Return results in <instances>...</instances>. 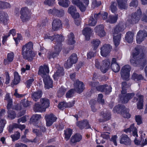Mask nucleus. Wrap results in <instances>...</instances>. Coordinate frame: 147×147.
<instances>
[{"mask_svg":"<svg viewBox=\"0 0 147 147\" xmlns=\"http://www.w3.org/2000/svg\"><path fill=\"white\" fill-rule=\"evenodd\" d=\"M65 135L64 138L66 140H68L69 139L71 136L72 134V131L71 129H67L64 131Z\"/></svg>","mask_w":147,"mask_h":147,"instance_id":"ea45409f","label":"nucleus"},{"mask_svg":"<svg viewBox=\"0 0 147 147\" xmlns=\"http://www.w3.org/2000/svg\"><path fill=\"white\" fill-rule=\"evenodd\" d=\"M43 81L45 83V87L46 89H49L53 86V82L49 76L43 77Z\"/></svg>","mask_w":147,"mask_h":147,"instance_id":"5701e85b","label":"nucleus"},{"mask_svg":"<svg viewBox=\"0 0 147 147\" xmlns=\"http://www.w3.org/2000/svg\"><path fill=\"white\" fill-rule=\"evenodd\" d=\"M7 14L4 12H0V22L4 24H6L8 20Z\"/></svg>","mask_w":147,"mask_h":147,"instance_id":"bb28decb","label":"nucleus"},{"mask_svg":"<svg viewBox=\"0 0 147 147\" xmlns=\"http://www.w3.org/2000/svg\"><path fill=\"white\" fill-rule=\"evenodd\" d=\"M111 49V47L110 45L106 44L104 45L101 48V55L103 57H106L110 53Z\"/></svg>","mask_w":147,"mask_h":147,"instance_id":"dca6fc26","label":"nucleus"},{"mask_svg":"<svg viewBox=\"0 0 147 147\" xmlns=\"http://www.w3.org/2000/svg\"><path fill=\"white\" fill-rule=\"evenodd\" d=\"M13 39L16 42V44H17L20 40L22 39L21 35L20 34H18L17 37L16 38L14 37Z\"/></svg>","mask_w":147,"mask_h":147,"instance_id":"0e129e2a","label":"nucleus"},{"mask_svg":"<svg viewBox=\"0 0 147 147\" xmlns=\"http://www.w3.org/2000/svg\"><path fill=\"white\" fill-rule=\"evenodd\" d=\"M132 79L135 81H137L143 79L142 76L136 73H134L132 76Z\"/></svg>","mask_w":147,"mask_h":147,"instance_id":"de8ad7c7","label":"nucleus"},{"mask_svg":"<svg viewBox=\"0 0 147 147\" xmlns=\"http://www.w3.org/2000/svg\"><path fill=\"white\" fill-rule=\"evenodd\" d=\"M20 13V18L23 22H27L30 18L31 13L27 8H23L21 9Z\"/></svg>","mask_w":147,"mask_h":147,"instance_id":"1a4fd4ad","label":"nucleus"},{"mask_svg":"<svg viewBox=\"0 0 147 147\" xmlns=\"http://www.w3.org/2000/svg\"><path fill=\"white\" fill-rule=\"evenodd\" d=\"M72 3L78 7L82 11H84L88 5L89 0H72Z\"/></svg>","mask_w":147,"mask_h":147,"instance_id":"6e6552de","label":"nucleus"},{"mask_svg":"<svg viewBox=\"0 0 147 147\" xmlns=\"http://www.w3.org/2000/svg\"><path fill=\"white\" fill-rule=\"evenodd\" d=\"M96 21L92 17H91L88 22V24L90 26H95L96 23Z\"/></svg>","mask_w":147,"mask_h":147,"instance_id":"5fc2aeb1","label":"nucleus"},{"mask_svg":"<svg viewBox=\"0 0 147 147\" xmlns=\"http://www.w3.org/2000/svg\"><path fill=\"white\" fill-rule=\"evenodd\" d=\"M124 131L126 133L132 131L134 136H135L136 137H138L137 129L136 127H134V124H131L129 128L125 129L124 130Z\"/></svg>","mask_w":147,"mask_h":147,"instance_id":"cd10ccee","label":"nucleus"},{"mask_svg":"<svg viewBox=\"0 0 147 147\" xmlns=\"http://www.w3.org/2000/svg\"><path fill=\"white\" fill-rule=\"evenodd\" d=\"M124 29V26L121 24L116 26L113 31V42L116 47L119 44L121 38V32L123 31Z\"/></svg>","mask_w":147,"mask_h":147,"instance_id":"20e7f679","label":"nucleus"},{"mask_svg":"<svg viewBox=\"0 0 147 147\" xmlns=\"http://www.w3.org/2000/svg\"><path fill=\"white\" fill-rule=\"evenodd\" d=\"M8 117L9 119H14L16 116V115L14 112L11 110H9L7 111Z\"/></svg>","mask_w":147,"mask_h":147,"instance_id":"09e8293b","label":"nucleus"},{"mask_svg":"<svg viewBox=\"0 0 147 147\" xmlns=\"http://www.w3.org/2000/svg\"><path fill=\"white\" fill-rule=\"evenodd\" d=\"M116 4L115 2L112 3L110 7V9L113 13H115L117 10Z\"/></svg>","mask_w":147,"mask_h":147,"instance_id":"6e6d98bb","label":"nucleus"},{"mask_svg":"<svg viewBox=\"0 0 147 147\" xmlns=\"http://www.w3.org/2000/svg\"><path fill=\"white\" fill-rule=\"evenodd\" d=\"M104 92L106 94H108L111 91L112 88L111 86L105 85Z\"/></svg>","mask_w":147,"mask_h":147,"instance_id":"680f3d73","label":"nucleus"},{"mask_svg":"<svg viewBox=\"0 0 147 147\" xmlns=\"http://www.w3.org/2000/svg\"><path fill=\"white\" fill-rule=\"evenodd\" d=\"M134 102L138 101L137 103L138 108L141 109L143 107V96L140 94H137L133 100Z\"/></svg>","mask_w":147,"mask_h":147,"instance_id":"2eb2a0df","label":"nucleus"},{"mask_svg":"<svg viewBox=\"0 0 147 147\" xmlns=\"http://www.w3.org/2000/svg\"><path fill=\"white\" fill-rule=\"evenodd\" d=\"M40 104L38 102L36 103L33 110L36 112H45L46 109L49 106V100L47 98H42L40 100Z\"/></svg>","mask_w":147,"mask_h":147,"instance_id":"7ed1b4c3","label":"nucleus"},{"mask_svg":"<svg viewBox=\"0 0 147 147\" xmlns=\"http://www.w3.org/2000/svg\"><path fill=\"white\" fill-rule=\"evenodd\" d=\"M141 10H138L137 12L132 15L131 19L129 20L127 23L133 24L138 23L141 18Z\"/></svg>","mask_w":147,"mask_h":147,"instance_id":"9b49d317","label":"nucleus"},{"mask_svg":"<svg viewBox=\"0 0 147 147\" xmlns=\"http://www.w3.org/2000/svg\"><path fill=\"white\" fill-rule=\"evenodd\" d=\"M77 125L81 129H82L84 127L86 129L90 127L88 121L86 120L78 122L77 123Z\"/></svg>","mask_w":147,"mask_h":147,"instance_id":"c85d7f7f","label":"nucleus"},{"mask_svg":"<svg viewBox=\"0 0 147 147\" xmlns=\"http://www.w3.org/2000/svg\"><path fill=\"white\" fill-rule=\"evenodd\" d=\"M41 96V92L40 91L35 92L32 95V98L35 101H36Z\"/></svg>","mask_w":147,"mask_h":147,"instance_id":"4c0bfd02","label":"nucleus"},{"mask_svg":"<svg viewBox=\"0 0 147 147\" xmlns=\"http://www.w3.org/2000/svg\"><path fill=\"white\" fill-rule=\"evenodd\" d=\"M139 47H136L133 53L132 57L130 60L131 63L134 66H136L139 63L142 64V62L144 60L143 59L145 55L142 54L139 55Z\"/></svg>","mask_w":147,"mask_h":147,"instance_id":"39448f33","label":"nucleus"},{"mask_svg":"<svg viewBox=\"0 0 147 147\" xmlns=\"http://www.w3.org/2000/svg\"><path fill=\"white\" fill-rule=\"evenodd\" d=\"M54 11H55V14L58 15L59 16H61L64 14V11L62 10H59L56 9H54Z\"/></svg>","mask_w":147,"mask_h":147,"instance_id":"13d9d810","label":"nucleus"},{"mask_svg":"<svg viewBox=\"0 0 147 147\" xmlns=\"http://www.w3.org/2000/svg\"><path fill=\"white\" fill-rule=\"evenodd\" d=\"M68 39L67 40V43L68 44L72 45L75 43V41L74 40V34L71 33L68 35Z\"/></svg>","mask_w":147,"mask_h":147,"instance_id":"e433bc0d","label":"nucleus"},{"mask_svg":"<svg viewBox=\"0 0 147 147\" xmlns=\"http://www.w3.org/2000/svg\"><path fill=\"white\" fill-rule=\"evenodd\" d=\"M64 74L63 68L62 67H59L53 75L54 79L57 80L59 77L63 75Z\"/></svg>","mask_w":147,"mask_h":147,"instance_id":"473e14b6","label":"nucleus"},{"mask_svg":"<svg viewBox=\"0 0 147 147\" xmlns=\"http://www.w3.org/2000/svg\"><path fill=\"white\" fill-rule=\"evenodd\" d=\"M14 54L13 52L9 53L7 54V59L4 60V63L5 65L8 64L12 62L14 57Z\"/></svg>","mask_w":147,"mask_h":147,"instance_id":"7c9ffc66","label":"nucleus"},{"mask_svg":"<svg viewBox=\"0 0 147 147\" xmlns=\"http://www.w3.org/2000/svg\"><path fill=\"white\" fill-rule=\"evenodd\" d=\"M103 96L102 94H99L97 98V100L99 102L103 104L104 103V100L102 99Z\"/></svg>","mask_w":147,"mask_h":147,"instance_id":"052dcab7","label":"nucleus"},{"mask_svg":"<svg viewBox=\"0 0 147 147\" xmlns=\"http://www.w3.org/2000/svg\"><path fill=\"white\" fill-rule=\"evenodd\" d=\"M11 136L12 140L13 141H15L19 138L20 136V134L19 132H16L15 134L12 135Z\"/></svg>","mask_w":147,"mask_h":147,"instance_id":"603ef678","label":"nucleus"},{"mask_svg":"<svg viewBox=\"0 0 147 147\" xmlns=\"http://www.w3.org/2000/svg\"><path fill=\"white\" fill-rule=\"evenodd\" d=\"M95 54V52H94L92 51H90L87 54V58L88 59H90L92 57H94Z\"/></svg>","mask_w":147,"mask_h":147,"instance_id":"338daca9","label":"nucleus"},{"mask_svg":"<svg viewBox=\"0 0 147 147\" xmlns=\"http://www.w3.org/2000/svg\"><path fill=\"white\" fill-rule=\"evenodd\" d=\"M118 15H116L114 16H109L107 18L106 21L107 22H108L111 23H114L117 21L118 18Z\"/></svg>","mask_w":147,"mask_h":147,"instance_id":"79ce46f5","label":"nucleus"},{"mask_svg":"<svg viewBox=\"0 0 147 147\" xmlns=\"http://www.w3.org/2000/svg\"><path fill=\"white\" fill-rule=\"evenodd\" d=\"M111 61L109 59H106L102 62V65H101L99 60L96 59L95 60V66L98 68H100L101 71L104 73H105L110 68V65Z\"/></svg>","mask_w":147,"mask_h":147,"instance_id":"0eeeda50","label":"nucleus"},{"mask_svg":"<svg viewBox=\"0 0 147 147\" xmlns=\"http://www.w3.org/2000/svg\"><path fill=\"white\" fill-rule=\"evenodd\" d=\"M101 114L102 117L106 120H109L111 118L110 113L109 111L106 112L105 113H102Z\"/></svg>","mask_w":147,"mask_h":147,"instance_id":"3c124183","label":"nucleus"},{"mask_svg":"<svg viewBox=\"0 0 147 147\" xmlns=\"http://www.w3.org/2000/svg\"><path fill=\"white\" fill-rule=\"evenodd\" d=\"M108 16V13L106 12H104L101 14L100 13L98 14H95L94 15V17L96 19H98L100 16H101L103 20L107 19V17Z\"/></svg>","mask_w":147,"mask_h":147,"instance_id":"37998d69","label":"nucleus"},{"mask_svg":"<svg viewBox=\"0 0 147 147\" xmlns=\"http://www.w3.org/2000/svg\"><path fill=\"white\" fill-rule=\"evenodd\" d=\"M120 142L121 144L128 145L130 143V141L129 138L127 135H123L121 137Z\"/></svg>","mask_w":147,"mask_h":147,"instance_id":"f704fd0d","label":"nucleus"},{"mask_svg":"<svg viewBox=\"0 0 147 147\" xmlns=\"http://www.w3.org/2000/svg\"><path fill=\"white\" fill-rule=\"evenodd\" d=\"M121 114L125 118H130V114L129 113V110L125 108L121 112Z\"/></svg>","mask_w":147,"mask_h":147,"instance_id":"49530a36","label":"nucleus"},{"mask_svg":"<svg viewBox=\"0 0 147 147\" xmlns=\"http://www.w3.org/2000/svg\"><path fill=\"white\" fill-rule=\"evenodd\" d=\"M94 31L96 34L100 38L104 37L106 35V32L102 25L97 26L94 28Z\"/></svg>","mask_w":147,"mask_h":147,"instance_id":"ddd939ff","label":"nucleus"},{"mask_svg":"<svg viewBox=\"0 0 147 147\" xmlns=\"http://www.w3.org/2000/svg\"><path fill=\"white\" fill-rule=\"evenodd\" d=\"M110 133L109 132H102L101 134V136L103 138L108 139H109L110 136Z\"/></svg>","mask_w":147,"mask_h":147,"instance_id":"4d7b16f0","label":"nucleus"},{"mask_svg":"<svg viewBox=\"0 0 147 147\" xmlns=\"http://www.w3.org/2000/svg\"><path fill=\"white\" fill-rule=\"evenodd\" d=\"M13 127L20 128L21 130L25 128V126L24 125H21L17 124L15 123L13 125Z\"/></svg>","mask_w":147,"mask_h":147,"instance_id":"bf43d9fd","label":"nucleus"},{"mask_svg":"<svg viewBox=\"0 0 147 147\" xmlns=\"http://www.w3.org/2000/svg\"><path fill=\"white\" fill-rule=\"evenodd\" d=\"M33 45L31 42H29L22 47V54L23 57L28 61L32 60L35 54L33 51Z\"/></svg>","mask_w":147,"mask_h":147,"instance_id":"f257e3e1","label":"nucleus"},{"mask_svg":"<svg viewBox=\"0 0 147 147\" xmlns=\"http://www.w3.org/2000/svg\"><path fill=\"white\" fill-rule=\"evenodd\" d=\"M31 103V102L28 101L26 99L23 100H21L20 105H18L16 108V109L17 110H20L22 108V107L20 106L21 105H22L24 107H27L29 106Z\"/></svg>","mask_w":147,"mask_h":147,"instance_id":"393cba45","label":"nucleus"},{"mask_svg":"<svg viewBox=\"0 0 147 147\" xmlns=\"http://www.w3.org/2000/svg\"><path fill=\"white\" fill-rule=\"evenodd\" d=\"M69 0H67V1L66 0H63L61 1H59L58 3L60 6L63 7H67L69 6Z\"/></svg>","mask_w":147,"mask_h":147,"instance_id":"8fccbe9b","label":"nucleus"},{"mask_svg":"<svg viewBox=\"0 0 147 147\" xmlns=\"http://www.w3.org/2000/svg\"><path fill=\"white\" fill-rule=\"evenodd\" d=\"M11 7V5L9 3L7 2L0 1V9H9Z\"/></svg>","mask_w":147,"mask_h":147,"instance_id":"58836bf2","label":"nucleus"},{"mask_svg":"<svg viewBox=\"0 0 147 147\" xmlns=\"http://www.w3.org/2000/svg\"><path fill=\"white\" fill-rule=\"evenodd\" d=\"M129 87L125 82L122 83V90L121 91V96H120V101L123 103H127L128 101L134 96V93L125 94L126 91L125 88Z\"/></svg>","mask_w":147,"mask_h":147,"instance_id":"423d86ee","label":"nucleus"},{"mask_svg":"<svg viewBox=\"0 0 147 147\" xmlns=\"http://www.w3.org/2000/svg\"><path fill=\"white\" fill-rule=\"evenodd\" d=\"M74 90L78 93L82 92L84 89V86L83 82L76 80L74 83Z\"/></svg>","mask_w":147,"mask_h":147,"instance_id":"a211bd4d","label":"nucleus"},{"mask_svg":"<svg viewBox=\"0 0 147 147\" xmlns=\"http://www.w3.org/2000/svg\"><path fill=\"white\" fill-rule=\"evenodd\" d=\"M49 72V68L47 65H42L40 66L39 68L38 74L42 77H45L46 76H48L47 74H48Z\"/></svg>","mask_w":147,"mask_h":147,"instance_id":"f3484780","label":"nucleus"},{"mask_svg":"<svg viewBox=\"0 0 147 147\" xmlns=\"http://www.w3.org/2000/svg\"><path fill=\"white\" fill-rule=\"evenodd\" d=\"M20 80V78L18 73L17 72H15L14 73V79L11 84V85L13 87V86L18 84L19 83Z\"/></svg>","mask_w":147,"mask_h":147,"instance_id":"c9c22d12","label":"nucleus"},{"mask_svg":"<svg viewBox=\"0 0 147 147\" xmlns=\"http://www.w3.org/2000/svg\"><path fill=\"white\" fill-rule=\"evenodd\" d=\"M44 38L50 39L51 41L55 40L56 41L58 42L55 45L54 50L55 51V52L59 53L62 49V46L61 42L64 39L63 36L58 34L55 35L54 36H52L49 33L45 34Z\"/></svg>","mask_w":147,"mask_h":147,"instance_id":"f03ea898","label":"nucleus"},{"mask_svg":"<svg viewBox=\"0 0 147 147\" xmlns=\"http://www.w3.org/2000/svg\"><path fill=\"white\" fill-rule=\"evenodd\" d=\"M131 67L128 65L123 67L121 70V76L122 78L125 80L128 79L129 76V72Z\"/></svg>","mask_w":147,"mask_h":147,"instance_id":"9d476101","label":"nucleus"},{"mask_svg":"<svg viewBox=\"0 0 147 147\" xmlns=\"http://www.w3.org/2000/svg\"><path fill=\"white\" fill-rule=\"evenodd\" d=\"M124 109V107L119 105L115 107L114 108L113 111L115 113L116 112L119 113L121 112V113L123 110Z\"/></svg>","mask_w":147,"mask_h":147,"instance_id":"a18cd8bd","label":"nucleus"},{"mask_svg":"<svg viewBox=\"0 0 147 147\" xmlns=\"http://www.w3.org/2000/svg\"><path fill=\"white\" fill-rule=\"evenodd\" d=\"M68 12L74 18L79 17V13L76 12V7L74 6H71L68 8Z\"/></svg>","mask_w":147,"mask_h":147,"instance_id":"4be33fe9","label":"nucleus"},{"mask_svg":"<svg viewBox=\"0 0 147 147\" xmlns=\"http://www.w3.org/2000/svg\"><path fill=\"white\" fill-rule=\"evenodd\" d=\"M41 118V115H40L36 114L33 115L30 118V121L34 124V122H35L40 119Z\"/></svg>","mask_w":147,"mask_h":147,"instance_id":"c03bdc74","label":"nucleus"},{"mask_svg":"<svg viewBox=\"0 0 147 147\" xmlns=\"http://www.w3.org/2000/svg\"><path fill=\"white\" fill-rule=\"evenodd\" d=\"M147 36L146 31H139L136 36V41L138 43H140L144 40L145 37Z\"/></svg>","mask_w":147,"mask_h":147,"instance_id":"6ab92c4d","label":"nucleus"},{"mask_svg":"<svg viewBox=\"0 0 147 147\" xmlns=\"http://www.w3.org/2000/svg\"><path fill=\"white\" fill-rule=\"evenodd\" d=\"M91 43L92 47L94 50H96L100 43V41L98 39H95L92 40Z\"/></svg>","mask_w":147,"mask_h":147,"instance_id":"a19ab883","label":"nucleus"},{"mask_svg":"<svg viewBox=\"0 0 147 147\" xmlns=\"http://www.w3.org/2000/svg\"><path fill=\"white\" fill-rule=\"evenodd\" d=\"M82 139V136L81 135L79 134H76L72 136L70 140L71 143H75L80 142Z\"/></svg>","mask_w":147,"mask_h":147,"instance_id":"c756f323","label":"nucleus"},{"mask_svg":"<svg viewBox=\"0 0 147 147\" xmlns=\"http://www.w3.org/2000/svg\"><path fill=\"white\" fill-rule=\"evenodd\" d=\"M45 118L46 121V125L48 127L51 126L57 119L55 116L52 114L46 115Z\"/></svg>","mask_w":147,"mask_h":147,"instance_id":"f8f14e48","label":"nucleus"},{"mask_svg":"<svg viewBox=\"0 0 147 147\" xmlns=\"http://www.w3.org/2000/svg\"><path fill=\"white\" fill-rule=\"evenodd\" d=\"M127 0H117L119 7L121 9H125L127 7Z\"/></svg>","mask_w":147,"mask_h":147,"instance_id":"2f4dec72","label":"nucleus"},{"mask_svg":"<svg viewBox=\"0 0 147 147\" xmlns=\"http://www.w3.org/2000/svg\"><path fill=\"white\" fill-rule=\"evenodd\" d=\"M55 0H45L44 3L46 5H51L55 3Z\"/></svg>","mask_w":147,"mask_h":147,"instance_id":"69168bd1","label":"nucleus"},{"mask_svg":"<svg viewBox=\"0 0 147 147\" xmlns=\"http://www.w3.org/2000/svg\"><path fill=\"white\" fill-rule=\"evenodd\" d=\"M34 80L33 78H31L30 79L27 81L26 84L27 87L28 88H29L30 87Z\"/></svg>","mask_w":147,"mask_h":147,"instance_id":"e2e57ef3","label":"nucleus"},{"mask_svg":"<svg viewBox=\"0 0 147 147\" xmlns=\"http://www.w3.org/2000/svg\"><path fill=\"white\" fill-rule=\"evenodd\" d=\"M93 31L90 28L86 27L82 30V32L86 37V40H89L90 39V36Z\"/></svg>","mask_w":147,"mask_h":147,"instance_id":"b1692460","label":"nucleus"},{"mask_svg":"<svg viewBox=\"0 0 147 147\" xmlns=\"http://www.w3.org/2000/svg\"><path fill=\"white\" fill-rule=\"evenodd\" d=\"M77 61L76 55L73 54L70 57L69 59L67 60V63L64 64V66L67 68H69L71 67L73 64L76 63Z\"/></svg>","mask_w":147,"mask_h":147,"instance_id":"4468645a","label":"nucleus"},{"mask_svg":"<svg viewBox=\"0 0 147 147\" xmlns=\"http://www.w3.org/2000/svg\"><path fill=\"white\" fill-rule=\"evenodd\" d=\"M134 36V34L133 33L130 32H128L126 34L125 39L129 43L133 41Z\"/></svg>","mask_w":147,"mask_h":147,"instance_id":"72a5a7b5","label":"nucleus"},{"mask_svg":"<svg viewBox=\"0 0 147 147\" xmlns=\"http://www.w3.org/2000/svg\"><path fill=\"white\" fill-rule=\"evenodd\" d=\"M73 89L70 90L66 94V97L67 98H69L73 96Z\"/></svg>","mask_w":147,"mask_h":147,"instance_id":"774afa93","label":"nucleus"},{"mask_svg":"<svg viewBox=\"0 0 147 147\" xmlns=\"http://www.w3.org/2000/svg\"><path fill=\"white\" fill-rule=\"evenodd\" d=\"M61 26L62 23L61 20L58 19L53 20L52 23V28L54 30H59Z\"/></svg>","mask_w":147,"mask_h":147,"instance_id":"412c9836","label":"nucleus"},{"mask_svg":"<svg viewBox=\"0 0 147 147\" xmlns=\"http://www.w3.org/2000/svg\"><path fill=\"white\" fill-rule=\"evenodd\" d=\"M5 113V110L3 109H1L0 111V134L2 132L6 123L5 120L1 119V117L4 115Z\"/></svg>","mask_w":147,"mask_h":147,"instance_id":"aec40b11","label":"nucleus"},{"mask_svg":"<svg viewBox=\"0 0 147 147\" xmlns=\"http://www.w3.org/2000/svg\"><path fill=\"white\" fill-rule=\"evenodd\" d=\"M111 68L115 72H118L120 70V67L118 64L116 62V59L113 58L111 62Z\"/></svg>","mask_w":147,"mask_h":147,"instance_id":"a878e982","label":"nucleus"},{"mask_svg":"<svg viewBox=\"0 0 147 147\" xmlns=\"http://www.w3.org/2000/svg\"><path fill=\"white\" fill-rule=\"evenodd\" d=\"M59 53L57 52H55V51L54 50L53 52H50L49 54V59L53 58H54L57 56L59 55Z\"/></svg>","mask_w":147,"mask_h":147,"instance_id":"864d4df0","label":"nucleus"}]
</instances>
